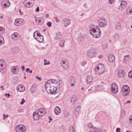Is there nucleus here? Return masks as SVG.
<instances>
[{
	"mask_svg": "<svg viewBox=\"0 0 132 132\" xmlns=\"http://www.w3.org/2000/svg\"><path fill=\"white\" fill-rule=\"evenodd\" d=\"M119 38V35L118 34H116L113 36V38L115 40H117Z\"/></svg>",
	"mask_w": 132,
	"mask_h": 132,
	"instance_id": "nucleus-35",
	"label": "nucleus"
},
{
	"mask_svg": "<svg viewBox=\"0 0 132 132\" xmlns=\"http://www.w3.org/2000/svg\"><path fill=\"white\" fill-rule=\"evenodd\" d=\"M38 23H40L41 22V20L40 19V18H38Z\"/></svg>",
	"mask_w": 132,
	"mask_h": 132,
	"instance_id": "nucleus-61",
	"label": "nucleus"
},
{
	"mask_svg": "<svg viewBox=\"0 0 132 132\" xmlns=\"http://www.w3.org/2000/svg\"><path fill=\"white\" fill-rule=\"evenodd\" d=\"M105 68L104 65L100 63L97 65L95 68V72L98 75H100L104 71Z\"/></svg>",
	"mask_w": 132,
	"mask_h": 132,
	"instance_id": "nucleus-3",
	"label": "nucleus"
},
{
	"mask_svg": "<svg viewBox=\"0 0 132 132\" xmlns=\"http://www.w3.org/2000/svg\"><path fill=\"white\" fill-rule=\"evenodd\" d=\"M64 114L65 117H67L69 115V113L68 111L65 110L64 111Z\"/></svg>",
	"mask_w": 132,
	"mask_h": 132,
	"instance_id": "nucleus-36",
	"label": "nucleus"
},
{
	"mask_svg": "<svg viewBox=\"0 0 132 132\" xmlns=\"http://www.w3.org/2000/svg\"><path fill=\"white\" fill-rule=\"evenodd\" d=\"M69 132H75V129L73 126H71L69 127Z\"/></svg>",
	"mask_w": 132,
	"mask_h": 132,
	"instance_id": "nucleus-32",
	"label": "nucleus"
},
{
	"mask_svg": "<svg viewBox=\"0 0 132 132\" xmlns=\"http://www.w3.org/2000/svg\"><path fill=\"white\" fill-rule=\"evenodd\" d=\"M111 91L114 93H117L118 91V86L115 82H113L111 85Z\"/></svg>",
	"mask_w": 132,
	"mask_h": 132,
	"instance_id": "nucleus-8",
	"label": "nucleus"
},
{
	"mask_svg": "<svg viewBox=\"0 0 132 132\" xmlns=\"http://www.w3.org/2000/svg\"><path fill=\"white\" fill-rule=\"evenodd\" d=\"M22 69V70L23 71L24 69V67L23 65H22V66L21 67Z\"/></svg>",
	"mask_w": 132,
	"mask_h": 132,
	"instance_id": "nucleus-62",
	"label": "nucleus"
},
{
	"mask_svg": "<svg viewBox=\"0 0 132 132\" xmlns=\"http://www.w3.org/2000/svg\"><path fill=\"white\" fill-rule=\"evenodd\" d=\"M39 43H42L44 41L43 36L42 35L37 37L36 39Z\"/></svg>",
	"mask_w": 132,
	"mask_h": 132,
	"instance_id": "nucleus-26",
	"label": "nucleus"
},
{
	"mask_svg": "<svg viewBox=\"0 0 132 132\" xmlns=\"http://www.w3.org/2000/svg\"><path fill=\"white\" fill-rule=\"evenodd\" d=\"M6 67L5 63L3 59L0 60V70H5Z\"/></svg>",
	"mask_w": 132,
	"mask_h": 132,
	"instance_id": "nucleus-14",
	"label": "nucleus"
},
{
	"mask_svg": "<svg viewBox=\"0 0 132 132\" xmlns=\"http://www.w3.org/2000/svg\"><path fill=\"white\" fill-rule=\"evenodd\" d=\"M50 62L49 61H47V62H45V63H44V65H49L50 64Z\"/></svg>",
	"mask_w": 132,
	"mask_h": 132,
	"instance_id": "nucleus-48",
	"label": "nucleus"
},
{
	"mask_svg": "<svg viewBox=\"0 0 132 132\" xmlns=\"http://www.w3.org/2000/svg\"><path fill=\"white\" fill-rule=\"evenodd\" d=\"M35 11L37 12H39V7H37L35 10Z\"/></svg>",
	"mask_w": 132,
	"mask_h": 132,
	"instance_id": "nucleus-53",
	"label": "nucleus"
},
{
	"mask_svg": "<svg viewBox=\"0 0 132 132\" xmlns=\"http://www.w3.org/2000/svg\"><path fill=\"white\" fill-rule=\"evenodd\" d=\"M67 62L65 61H62L61 62V66H62V65L65 64L67 63Z\"/></svg>",
	"mask_w": 132,
	"mask_h": 132,
	"instance_id": "nucleus-44",
	"label": "nucleus"
},
{
	"mask_svg": "<svg viewBox=\"0 0 132 132\" xmlns=\"http://www.w3.org/2000/svg\"><path fill=\"white\" fill-rule=\"evenodd\" d=\"M3 40V38L2 37L0 36V45H1L4 43V41L2 40Z\"/></svg>",
	"mask_w": 132,
	"mask_h": 132,
	"instance_id": "nucleus-39",
	"label": "nucleus"
},
{
	"mask_svg": "<svg viewBox=\"0 0 132 132\" xmlns=\"http://www.w3.org/2000/svg\"><path fill=\"white\" fill-rule=\"evenodd\" d=\"M102 86L101 84H97L94 87H92L90 89H89L88 91H90L91 90L93 92H94L96 90H101L102 89Z\"/></svg>",
	"mask_w": 132,
	"mask_h": 132,
	"instance_id": "nucleus-9",
	"label": "nucleus"
},
{
	"mask_svg": "<svg viewBox=\"0 0 132 132\" xmlns=\"http://www.w3.org/2000/svg\"><path fill=\"white\" fill-rule=\"evenodd\" d=\"M5 32V29L2 27H0V35L3 34Z\"/></svg>",
	"mask_w": 132,
	"mask_h": 132,
	"instance_id": "nucleus-33",
	"label": "nucleus"
},
{
	"mask_svg": "<svg viewBox=\"0 0 132 132\" xmlns=\"http://www.w3.org/2000/svg\"><path fill=\"white\" fill-rule=\"evenodd\" d=\"M127 13L129 15H132V5H129L126 9Z\"/></svg>",
	"mask_w": 132,
	"mask_h": 132,
	"instance_id": "nucleus-18",
	"label": "nucleus"
},
{
	"mask_svg": "<svg viewBox=\"0 0 132 132\" xmlns=\"http://www.w3.org/2000/svg\"><path fill=\"white\" fill-rule=\"evenodd\" d=\"M62 67L64 69H67L69 68V65L68 63H67L65 64L62 65Z\"/></svg>",
	"mask_w": 132,
	"mask_h": 132,
	"instance_id": "nucleus-38",
	"label": "nucleus"
},
{
	"mask_svg": "<svg viewBox=\"0 0 132 132\" xmlns=\"http://www.w3.org/2000/svg\"><path fill=\"white\" fill-rule=\"evenodd\" d=\"M84 37L82 36H79L78 38L79 40L81 41H82L84 40Z\"/></svg>",
	"mask_w": 132,
	"mask_h": 132,
	"instance_id": "nucleus-43",
	"label": "nucleus"
},
{
	"mask_svg": "<svg viewBox=\"0 0 132 132\" xmlns=\"http://www.w3.org/2000/svg\"><path fill=\"white\" fill-rule=\"evenodd\" d=\"M36 78L39 80L41 81L42 80V78L41 77H39L38 76H36Z\"/></svg>",
	"mask_w": 132,
	"mask_h": 132,
	"instance_id": "nucleus-50",
	"label": "nucleus"
},
{
	"mask_svg": "<svg viewBox=\"0 0 132 132\" xmlns=\"http://www.w3.org/2000/svg\"><path fill=\"white\" fill-rule=\"evenodd\" d=\"M6 2L7 3L8 2L10 4V3L9 2V1L8 0H4V2Z\"/></svg>",
	"mask_w": 132,
	"mask_h": 132,
	"instance_id": "nucleus-63",
	"label": "nucleus"
},
{
	"mask_svg": "<svg viewBox=\"0 0 132 132\" xmlns=\"http://www.w3.org/2000/svg\"><path fill=\"white\" fill-rule=\"evenodd\" d=\"M28 0H24L23 2V4L24 6L26 7H32L33 6V4L32 3L30 2H27Z\"/></svg>",
	"mask_w": 132,
	"mask_h": 132,
	"instance_id": "nucleus-15",
	"label": "nucleus"
},
{
	"mask_svg": "<svg viewBox=\"0 0 132 132\" xmlns=\"http://www.w3.org/2000/svg\"><path fill=\"white\" fill-rule=\"evenodd\" d=\"M19 36V35L18 34L17 32H15L11 35V37L13 39H17Z\"/></svg>",
	"mask_w": 132,
	"mask_h": 132,
	"instance_id": "nucleus-28",
	"label": "nucleus"
},
{
	"mask_svg": "<svg viewBox=\"0 0 132 132\" xmlns=\"http://www.w3.org/2000/svg\"><path fill=\"white\" fill-rule=\"evenodd\" d=\"M102 129H98L96 128V129H95L94 132H101V131L102 130Z\"/></svg>",
	"mask_w": 132,
	"mask_h": 132,
	"instance_id": "nucleus-47",
	"label": "nucleus"
},
{
	"mask_svg": "<svg viewBox=\"0 0 132 132\" xmlns=\"http://www.w3.org/2000/svg\"><path fill=\"white\" fill-rule=\"evenodd\" d=\"M26 128L25 126L20 124L16 126L15 129L16 132H25Z\"/></svg>",
	"mask_w": 132,
	"mask_h": 132,
	"instance_id": "nucleus-7",
	"label": "nucleus"
},
{
	"mask_svg": "<svg viewBox=\"0 0 132 132\" xmlns=\"http://www.w3.org/2000/svg\"><path fill=\"white\" fill-rule=\"evenodd\" d=\"M23 20L21 18L17 19H15L14 22V24L17 26L22 25L23 24Z\"/></svg>",
	"mask_w": 132,
	"mask_h": 132,
	"instance_id": "nucleus-10",
	"label": "nucleus"
},
{
	"mask_svg": "<svg viewBox=\"0 0 132 132\" xmlns=\"http://www.w3.org/2000/svg\"><path fill=\"white\" fill-rule=\"evenodd\" d=\"M128 76L130 78H132V71H130L129 72Z\"/></svg>",
	"mask_w": 132,
	"mask_h": 132,
	"instance_id": "nucleus-41",
	"label": "nucleus"
},
{
	"mask_svg": "<svg viewBox=\"0 0 132 132\" xmlns=\"http://www.w3.org/2000/svg\"><path fill=\"white\" fill-rule=\"evenodd\" d=\"M96 54V51L94 48H91L87 52V56L91 58L95 57Z\"/></svg>",
	"mask_w": 132,
	"mask_h": 132,
	"instance_id": "nucleus-6",
	"label": "nucleus"
},
{
	"mask_svg": "<svg viewBox=\"0 0 132 132\" xmlns=\"http://www.w3.org/2000/svg\"><path fill=\"white\" fill-rule=\"evenodd\" d=\"M30 89L31 92L32 93L36 92L37 90L36 85L35 84L33 85L31 87Z\"/></svg>",
	"mask_w": 132,
	"mask_h": 132,
	"instance_id": "nucleus-27",
	"label": "nucleus"
},
{
	"mask_svg": "<svg viewBox=\"0 0 132 132\" xmlns=\"http://www.w3.org/2000/svg\"><path fill=\"white\" fill-rule=\"evenodd\" d=\"M98 24L101 27H104L107 24V21L103 18H101L97 21Z\"/></svg>",
	"mask_w": 132,
	"mask_h": 132,
	"instance_id": "nucleus-4",
	"label": "nucleus"
},
{
	"mask_svg": "<svg viewBox=\"0 0 132 132\" xmlns=\"http://www.w3.org/2000/svg\"><path fill=\"white\" fill-rule=\"evenodd\" d=\"M108 61L110 62H113L115 61V59L114 55L112 54H110L108 56Z\"/></svg>",
	"mask_w": 132,
	"mask_h": 132,
	"instance_id": "nucleus-17",
	"label": "nucleus"
},
{
	"mask_svg": "<svg viewBox=\"0 0 132 132\" xmlns=\"http://www.w3.org/2000/svg\"><path fill=\"white\" fill-rule=\"evenodd\" d=\"M80 106L79 105L77 106L75 108V115L76 116H78L79 115V113L80 112Z\"/></svg>",
	"mask_w": 132,
	"mask_h": 132,
	"instance_id": "nucleus-19",
	"label": "nucleus"
},
{
	"mask_svg": "<svg viewBox=\"0 0 132 132\" xmlns=\"http://www.w3.org/2000/svg\"><path fill=\"white\" fill-rule=\"evenodd\" d=\"M29 70H30V69L29 68H27L26 70V71L27 73L29 72Z\"/></svg>",
	"mask_w": 132,
	"mask_h": 132,
	"instance_id": "nucleus-59",
	"label": "nucleus"
},
{
	"mask_svg": "<svg viewBox=\"0 0 132 132\" xmlns=\"http://www.w3.org/2000/svg\"><path fill=\"white\" fill-rule=\"evenodd\" d=\"M39 115V116L41 117L44 116L46 114L45 110L43 108L39 109L36 112Z\"/></svg>",
	"mask_w": 132,
	"mask_h": 132,
	"instance_id": "nucleus-12",
	"label": "nucleus"
},
{
	"mask_svg": "<svg viewBox=\"0 0 132 132\" xmlns=\"http://www.w3.org/2000/svg\"><path fill=\"white\" fill-rule=\"evenodd\" d=\"M116 131L117 132H120V129L119 128H116Z\"/></svg>",
	"mask_w": 132,
	"mask_h": 132,
	"instance_id": "nucleus-54",
	"label": "nucleus"
},
{
	"mask_svg": "<svg viewBox=\"0 0 132 132\" xmlns=\"http://www.w3.org/2000/svg\"><path fill=\"white\" fill-rule=\"evenodd\" d=\"M124 59L123 60V62H127L128 61L130 60V57L129 55H127L124 56Z\"/></svg>",
	"mask_w": 132,
	"mask_h": 132,
	"instance_id": "nucleus-25",
	"label": "nucleus"
},
{
	"mask_svg": "<svg viewBox=\"0 0 132 132\" xmlns=\"http://www.w3.org/2000/svg\"><path fill=\"white\" fill-rule=\"evenodd\" d=\"M116 28L118 29H119L121 28V24L119 23H117L116 26Z\"/></svg>",
	"mask_w": 132,
	"mask_h": 132,
	"instance_id": "nucleus-40",
	"label": "nucleus"
},
{
	"mask_svg": "<svg viewBox=\"0 0 132 132\" xmlns=\"http://www.w3.org/2000/svg\"><path fill=\"white\" fill-rule=\"evenodd\" d=\"M45 87L48 93L55 94L58 92L57 89L60 87V83L55 80L50 79L46 82Z\"/></svg>",
	"mask_w": 132,
	"mask_h": 132,
	"instance_id": "nucleus-1",
	"label": "nucleus"
},
{
	"mask_svg": "<svg viewBox=\"0 0 132 132\" xmlns=\"http://www.w3.org/2000/svg\"><path fill=\"white\" fill-rule=\"evenodd\" d=\"M22 101H21L20 103V104L21 105H23L24 103L26 101L24 100V98H22Z\"/></svg>",
	"mask_w": 132,
	"mask_h": 132,
	"instance_id": "nucleus-46",
	"label": "nucleus"
},
{
	"mask_svg": "<svg viewBox=\"0 0 132 132\" xmlns=\"http://www.w3.org/2000/svg\"><path fill=\"white\" fill-rule=\"evenodd\" d=\"M33 116L34 119L35 120H38L39 119V115L36 111L34 112Z\"/></svg>",
	"mask_w": 132,
	"mask_h": 132,
	"instance_id": "nucleus-24",
	"label": "nucleus"
},
{
	"mask_svg": "<svg viewBox=\"0 0 132 132\" xmlns=\"http://www.w3.org/2000/svg\"><path fill=\"white\" fill-rule=\"evenodd\" d=\"M114 0H109V3L110 4H112V2H114Z\"/></svg>",
	"mask_w": 132,
	"mask_h": 132,
	"instance_id": "nucleus-51",
	"label": "nucleus"
},
{
	"mask_svg": "<svg viewBox=\"0 0 132 132\" xmlns=\"http://www.w3.org/2000/svg\"><path fill=\"white\" fill-rule=\"evenodd\" d=\"M37 35L38 36V37L39 36H41L42 35L40 33L37 32Z\"/></svg>",
	"mask_w": 132,
	"mask_h": 132,
	"instance_id": "nucleus-57",
	"label": "nucleus"
},
{
	"mask_svg": "<svg viewBox=\"0 0 132 132\" xmlns=\"http://www.w3.org/2000/svg\"><path fill=\"white\" fill-rule=\"evenodd\" d=\"M37 31H35L34 33L33 34V37L35 39H36L37 37H36V36H35V34L36 33V32Z\"/></svg>",
	"mask_w": 132,
	"mask_h": 132,
	"instance_id": "nucleus-49",
	"label": "nucleus"
},
{
	"mask_svg": "<svg viewBox=\"0 0 132 132\" xmlns=\"http://www.w3.org/2000/svg\"><path fill=\"white\" fill-rule=\"evenodd\" d=\"M124 71L122 70H119L117 74L118 76L119 77H123L124 74Z\"/></svg>",
	"mask_w": 132,
	"mask_h": 132,
	"instance_id": "nucleus-21",
	"label": "nucleus"
},
{
	"mask_svg": "<svg viewBox=\"0 0 132 132\" xmlns=\"http://www.w3.org/2000/svg\"><path fill=\"white\" fill-rule=\"evenodd\" d=\"M63 24L65 27H67L71 23V21L68 18H65L63 20Z\"/></svg>",
	"mask_w": 132,
	"mask_h": 132,
	"instance_id": "nucleus-13",
	"label": "nucleus"
},
{
	"mask_svg": "<svg viewBox=\"0 0 132 132\" xmlns=\"http://www.w3.org/2000/svg\"><path fill=\"white\" fill-rule=\"evenodd\" d=\"M90 34L95 38L99 37L101 35V31L98 26L93 24L90 25L89 28Z\"/></svg>",
	"mask_w": 132,
	"mask_h": 132,
	"instance_id": "nucleus-2",
	"label": "nucleus"
},
{
	"mask_svg": "<svg viewBox=\"0 0 132 132\" xmlns=\"http://www.w3.org/2000/svg\"><path fill=\"white\" fill-rule=\"evenodd\" d=\"M18 92H23L24 91L25 89L24 87L22 85H18L16 88Z\"/></svg>",
	"mask_w": 132,
	"mask_h": 132,
	"instance_id": "nucleus-16",
	"label": "nucleus"
},
{
	"mask_svg": "<svg viewBox=\"0 0 132 132\" xmlns=\"http://www.w3.org/2000/svg\"><path fill=\"white\" fill-rule=\"evenodd\" d=\"M52 24V23L50 21L47 22L46 23L47 25L49 27H51V26Z\"/></svg>",
	"mask_w": 132,
	"mask_h": 132,
	"instance_id": "nucleus-42",
	"label": "nucleus"
},
{
	"mask_svg": "<svg viewBox=\"0 0 132 132\" xmlns=\"http://www.w3.org/2000/svg\"><path fill=\"white\" fill-rule=\"evenodd\" d=\"M127 3L125 1H122L120 5L119 6L118 9L120 10H122L125 8L127 6Z\"/></svg>",
	"mask_w": 132,
	"mask_h": 132,
	"instance_id": "nucleus-11",
	"label": "nucleus"
},
{
	"mask_svg": "<svg viewBox=\"0 0 132 132\" xmlns=\"http://www.w3.org/2000/svg\"><path fill=\"white\" fill-rule=\"evenodd\" d=\"M129 118L130 121L132 123V115L129 117Z\"/></svg>",
	"mask_w": 132,
	"mask_h": 132,
	"instance_id": "nucleus-52",
	"label": "nucleus"
},
{
	"mask_svg": "<svg viewBox=\"0 0 132 132\" xmlns=\"http://www.w3.org/2000/svg\"><path fill=\"white\" fill-rule=\"evenodd\" d=\"M86 64V62H85V61H84L81 63V65H84L85 64Z\"/></svg>",
	"mask_w": 132,
	"mask_h": 132,
	"instance_id": "nucleus-58",
	"label": "nucleus"
},
{
	"mask_svg": "<svg viewBox=\"0 0 132 132\" xmlns=\"http://www.w3.org/2000/svg\"><path fill=\"white\" fill-rule=\"evenodd\" d=\"M12 72L14 74H17L19 72V69L18 68H16L15 67H12L11 68Z\"/></svg>",
	"mask_w": 132,
	"mask_h": 132,
	"instance_id": "nucleus-23",
	"label": "nucleus"
},
{
	"mask_svg": "<svg viewBox=\"0 0 132 132\" xmlns=\"http://www.w3.org/2000/svg\"><path fill=\"white\" fill-rule=\"evenodd\" d=\"M86 80L87 81V83L88 84L90 83L93 81V78L91 76H87L86 78Z\"/></svg>",
	"mask_w": 132,
	"mask_h": 132,
	"instance_id": "nucleus-30",
	"label": "nucleus"
},
{
	"mask_svg": "<svg viewBox=\"0 0 132 132\" xmlns=\"http://www.w3.org/2000/svg\"><path fill=\"white\" fill-rule=\"evenodd\" d=\"M9 116V115L8 114H7L6 115H5V114H3V117H4L3 119L5 120V118H7V117H8Z\"/></svg>",
	"mask_w": 132,
	"mask_h": 132,
	"instance_id": "nucleus-45",
	"label": "nucleus"
},
{
	"mask_svg": "<svg viewBox=\"0 0 132 132\" xmlns=\"http://www.w3.org/2000/svg\"><path fill=\"white\" fill-rule=\"evenodd\" d=\"M5 96H7V97L8 98H9V97L10 96V95L9 93L7 94L6 93L5 94Z\"/></svg>",
	"mask_w": 132,
	"mask_h": 132,
	"instance_id": "nucleus-55",
	"label": "nucleus"
},
{
	"mask_svg": "<svg viewBox=\"0 0 132 132\" xmlns=\"http://www.w3.org/2000/svg\"><path fill=\"white\" fill-rule=\"evenodd\" d=\"M88 126L90 131L92 132H94L95 129H96V128L94 127L90 123L88 124Z\"/></svg>",
	"mask_w": 132,
	"mask_h": 132,
	"instance_id": "nucleus-20",
	"label": "nucleus"
},
{
	"mask_svg": "<svg viewBox=\"0 0 132 132\" xmlns=\"http://www.w3.org/2000/svg\"><path fill=\"white\" fill-rule=\"evenodd\" d=\"M62 35L59 32L56 33V36L55 37V39L56 40H59L62 37Z\"/></svg>",
	"mask_w": 132,
	"mask_h": 132,
	"instance_id": "nucleus-29",
	"label": "nucleus"
},
{
	"mask_svg": "<svg viewBox=\"0 0 132 132\" xmlns=\"http://www.w3.org/2000/svg\"><path fill=\"white\" fill-rule=\"evenodd\" d=\"M4 7H5V8H6L8 6V5L6 3H5L4 4Z\"/></svg>",
	"mask_w": 132,
	"mask_h": 132,
	"instance_id": "nucleus-56",
	"label": "nucleus"
},
{
	"mask_svg": "<svg viewBox=\"0 0 132 132\" xmlns=\"http://www.w3.org/2000/svg\"><path fill=\"white\" fill-rule=\"evenodd\" d=\"M71 83H75L76 82V79L74 77H72L70 79Z\"/></svg>",
	"mask_w": 132,
	"mask_h": 132,
	"instance_id": "nucleus-34",
	"label": "nucleus"
},
{
	"mask_svg": "<svg viewBox=\"0 0 132 132\" xmlns=\"http://www.w3.org/2000/svg\"><path fill=\"white\" fill-rule=\"evenodd\" d=\"M130 103V100L127 101V102L125 104H127L128 103Z\"/></svg>",
	"mask_w": 132,
	"mask_h": 132,
	"instance_id": "nucleus-60",
	"label": "nucleus"
},
{
	"mask_svg": "<svg viewBox=\"0 0 132 132\" xmlns=\"http://www.w3.org/2000/svg\"><path fill=\"white\" fill-rule=\"evenodd\" d=\"M130 92L129 87L126 85H124L121 89V94L123 96L128 95Z\"/></svg>",
	"mask_w": 132,
	"mask_h": 132,
	"instance_id": "nucleus-5",
	"label": "nucleus"
},
{
	"mask_svg": "<svg viewBox=\"0 0 132 132\" xmlns=\"http://www.w3.org/2000/svg\"><path fill=\"white\" fill-rule=\"evenodd\" d=\"M64 42L65 41L64 40H62L61 41L59 44L60 46L61 47H63L64 46Z\"/></svg>",
	"mask_w": 132,
	"mask_h": 132,
	"instance_id": "nucleus-37",
	"label": "nucleus"
},
{
	"mask_svg": "<svg viewBox=\"0 0 132 132\" xmlns=\"http://www.w3.org/2000/svg\"><path fill=\"white\" fill-rule=\"evenodd\" d=\"M19 13H20V15H22V13L21 12V10L20 9H19Z\"/></svg>",
	"mask_w": 132,
	"mask_h": 132,
	"instance_id": "nucleus-64",
	"label": "nucleus"
},
{
	"mask_svg": "<svg viewBox=\"0 0 132 132\" xmlns=\"http://www.w3.org/2000/svg\"><path fill=\"white\" fill-rule=\"evenodd\" d=\"M70 98L71 99L70 100V102H72V103L73 104L74 102L76 100V97L75 96H72L70 97Z\"/></svg>",
	"mask_w": 132,
	"mask_h": 132,
	"instance_id": "nucleus-31",
	"label": "nucleus"
},
{
	"mask_svg": "<svg viewBox=\"0 0 132 132\" xmlns=\"http://www.w3.org/2000/svg\"><path fill=\"white\" fill-rule=\"evenodd\" d=\"M54 111L56 115H58L61 112V110L59 107L56 106L54 109Z\"/></svg>",
	"mask_w": 132,
	"mask_h": 132,
	"instance_id": "nucleus-22",
	"label": "nucleus"
}]
</instances>
